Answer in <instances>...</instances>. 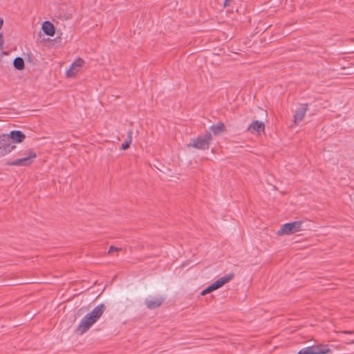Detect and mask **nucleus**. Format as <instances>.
<instances>
[{"label":"nucleus","instance_id":"nucleus-1","mask_svg":"<svg viewBox=\"0 0 354 354\" xmlns=\"http://www.w3.org/2000/svg\"><path fill=\"white\" fill-rule=\"evenodd\" d=\"M106 307L104 304H100L95 306L90 313H87L80 321L77 328V333L82 335L86 332L102 315L105 311Z\"/></svg>","mask_w":354,"mask_h":354},{"label":"nucleus","instance_id":"nucleus-2","mask_svg":"<svg viewBox=\"0 0 354 354\" xmlns=\"http://www.w3.org/2000/svg\"><path fill=\"white\" fill-rule=\"evenodd\" d=\"M303 222L301 221L286 223L282 225L281 229L277 232V234L289 235L304 230Z\"/></svg>","mask_w":354,"mask_h":354},{"label":"nucleus","instance_id":"nucleus-3","mask_svg":"<svg viewBox=\"0 0 354 354\" xmlns=\"http://www.w3.org/2000/svg\"><path fill=\"white\" fill-rule=\"evenodd\" d=\"M234 274L232 273L221 277L220 279L214 281L213 283L207 286L206 288H205L203 290H202L201 293V295H207L214 290L220 288L223 285L231 281L234 278Z\"/></svg>","mask_w":354,"mask_h":354},{"label":"nucleus","instance_id":"nucleus-4","mask_svg":"<svg viewBox=\"0 0 354 354\" xmlns=\"http://www.w3.org/2000/svg\"><path fill=\"white\" fill-rule=\"evenodd\" d=\"M15 148V146L12 145V141H9L6 134L0 135V157L11 152Z\"/></svg>","mask_w":354,"mask_h":354},{"label":"nucleus","instance_id":"nucleus-5","mask_svg":"<svg viewBox=\"0 0 354 354\" xmlns=\"http://www.w3.org/2000/svg\"><path fill=\"white\" fill-rule=\"evenodd\" d=\"M212 138L211 133H207L203 137L194 140L190 145L196 149H205L208 148Z\"/></svg>","mask_w":354,"mask_h":354},{"label":"nucleus","instance_id":"nucleus-6","mask_svg":"<svg viewBox=\"0 0 354 354\" xmlns=\"http://www.w3.org/2000/svg\"><path fill=\"white\" fill-rule=\"evenodd\" d=\"M329 351L327 346H313L302 348L297 354H326Z\"/></svg>","mask_w":354,"mask_h":354},{"label":"nucleus","instance_id":"nucleus-7","mask_svg":"<svg viewBox=\"0 0 354 354\" xmlns=\"http://www.w3.org/2000/svg\"><path fill=\"white\" fill-rule=\"evenodd\" d=\"M35 158L36 153L32 151H30L28 156L15 159L13 161L9 162V165L14 166H27L29 165Z\"/></svg>","mask_w":354,"mask_h":354},{"label":"nucleus","instance_id":"nucleus-8","mask_svg":"<svg viewBox=\"0 0 354 354\" xmlns=\"http://www.w3.org/2000/svg\"><path fill=\"white\" fill-rule=\"evenodd\" d=\"M9 138V141H12L15 143H21L26 138L25 134L19 130H12L9 134H6Z\"/></svg>","mask_w":354,"mask_h":354},{"label":"nucleus","instance_id":"nucleus-9","mask_svg":"<svg viewBox=\"0 0 354 354\" xmlns=\"http://www.w3.org/2000/svg\"><path fill=\"white\" fill-rule=\"evenodd\" d=\"M307 110V104H304L301 106L300 108H299L296 111L295 114L293 116V122L295 124L300 123L305 117Z\"/></svg>","mask_w":354,"mask_h":354},{"label":"nucleus","instance_id":"nucleus-10","mask_svg":"<svg viewBox=\"0 0 354 354\" xmlns=\"http://www.w3.org/2000/svg\"><path fill=\"white\" fill-rule=\"evenodd\" d=\"M265 124L263 122L255 120L252 122L248 128V130L251 132L261 133L263 132Z\"/></svg>","mask_w":354,"mask_h":354},{"label":"nucleus","instance_id":"nucleus-11","mask_svg":"<svg viewBox=\"0 0 354 354\" xmlns=\"http://www.w3.org/2000/svg\"><path fill=\"white\" fill-rule=\"evenodd\" d=\"M162 302L163 299L162 298H152L145 301V304L149 309H155L159 307Z\"/></svg>","mask_w":354,"mask_h":354},{"label":"nucleus","instance_id":"nucleus-12","mask_svg":"<svg viewBox=\"0 0 354 354\" xmlns=\"http://www.w3.org/2000/svg\"><path fill=\"white\" fill-rule=\"evenodd\" d=\"M42 30L48 36H53L55 34V27L48 21H44L42 24Z\"/></svg>","mask_w":354,"mask_h":354},{"label":"nucleus","instance_id":"nucleus-13","mask_svg":"<svg viewBox=\"0 0 354 354\" xmlns=\"http://www.w3.org/2000/svg\"><path fill=\"white\" fill-rule=\"evenodd\" d=\"M211 131L214 135H217L225 130V125L222 122L217 123L210 127Z\"/></svg>","mask_w":354,"mask_h":354},{"label":"nucleus","instance_id":"nucleus-14","mask_svg":"<svg viewBox=\"0 0 354 354\" xmlns=\"http://www.w3.org/2000/svg\"><path fill=\"white\" fill-rule=\"evenodd\" d=\"M13 66L17 70H22L24 68V59L20 57H16L13 61Z\"/></svg>","mask_w":354,"mask_h":354},{"label":"nucleus","instance_id":"nucleus-15","mask_svg":"<svg viewBox=\"0 0 354 354\" xmlns=\"http://www.w3.org/2000/svg\"><path fill=\"white\" fill-rule=\"evenodd\" d=\"M80 68H78L76 66H74L73 68H72V64L71 65L70 68L66 71V75L67 77H73L75 76L79 71Z\"/></svg>","mask_w":354,"mask_h":354},{"label":"nucleus","instance_id":"nucleus-16","mask_svg":"<svg viewBox=\"0 0 354 354\" xmlns=\"http://www.w3.org/2000/svg\"><path fill=\"white\" fill-rule=\"evenodd\" d=\"M84 61L82 59L77 58L72 63V68H73L74 66H76L80 69L81 67L84 65Z\"/></svg>","mask_w":354,"mask_h":354},{"label":"nucleus","instance_id":"nucleus-17","mask_svg":"<svg viewBox=\"0 0 354 354\" xmlns=\"http://www.w3.org/2000/svg\"><path fill=\"white\" fill-rule=\"evenodd\" d=\"M84 61L82 59L77 58L72 63V68H73L74 66H76L80 69L81 67L84 65Z\"/></svg>","mask_w":354,"mask_h":354},{"label":"nucleus","instance_id":"nucleus-18","mask_svg":"<svg viewBox=\"0 0 354 354\" xmlns=\"http://www.w3.org/2000/svg\"><path fill=\"white\" fill-rule=\"evenodd\" d=\"M130 145H131V140H127L126 142H124V143H122L121 145L120 148L122 150H125L129 147Z\"/></svg>","mask_w":354,"mask_h":354},{"label":"nucleus","instance_id":"nucleus-19","mask_svg":"<svg viewBox=\"0 0 354 354\" xmlns=\"http://www.w3.org/2000/svg\"><path fill=\"white\" fill-rule=\"evenodd\" d=\"M354 333L353 330H342V331H339L338 332V334L339 335H341V334H347V335H350V334H353Z\"/></svg>","mask_w":354,"mask_h":354},{"label":"nucleus","instance_id":"nucleus-20","mask_svg":"<svg viewBox=\"0 0 354 354\" xmlns=\"http://www.w3.org/2000/svg\"><path fill=\"white\" fill-rule=\"evenodd\" d=\"M120 249L118 248H116V247H114V246H111L109 250V253H112L113 252H116V251H118Z\"/></svg>","mask_w":354,"mask_h":354},{"label":"nucleus","instance_id":"nucleus-21","mask_svg":"<svg viewBox=\"0 0 354 354\" xmlns=\"http://www.w3.org/2000/svg\"><path fill=\"white\" fill-rule=\"evenodd\" d=\"M4 44V40L2 33H0V48H2Z\"/></svg>","mask_w":354,"mask_h":354},{"label":"nucleus","instance_id":"nucleus-22","mask_svg":"<svg viewBox=\"0 0 354 354\" xmlns=\"http://www.w3.org/2000/svg\"><path fill=\"white\" fill-rule=\"evenodd\" d=\"M132 131H128V139L127 140H131V142H132Z\"/></svg>","mask_w":354,"mask_h":354},{"label":"nucleus","instance_id":"nucleus-23","mask_svg":"<svg viewBox=\"0 0 354 354\" xmlns=\"http://www.w3.org/2000/svg\"><path fill=\"white\" fill-rule=\"evenodd\" d=\"M3 22H4L3 19V18H1V17H0V30H1V29L2 28V27H3Z\"/></svg>","mask_w":354,"mask_h":354},{"label":"nucleus","instance_id":"nucleus-24","mask_svg":"<svg viewBox=\"0 0 354 354\" xmlns=\"http://www.w3.org/2000/svg\"><path fill=\"white\" fill-rule=\"evenodd\" d=\"M345 344H354V339H351L348 342H346Z\"/></svg>","mask_w":354,"mask_h":354},{"label":"nucleus","instance_id":"nucleus-25","mask_svg":"<svg viewBox=\"0 0 354 354\" xmlns=\"http://www.w3.org/2000/svg\"><path fill=\"white\" fill-rule=\"evenodd\" d=\"M230 1H231V0H225V3H224V6H227V3H228V2H230Z\"/></svg>","mask_w":354,"mask_h":354}]
</instances>
